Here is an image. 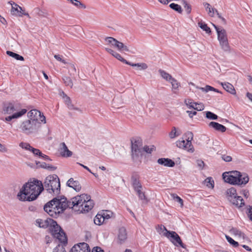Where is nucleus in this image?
<instances>
[{"instance_id": "e2e57ef3", "label": "nucleus", "mask_w": 252, "mask_h": 252, "mask_svg": "<svg viewBox=\"0 0 252 252\" xmlns=\"http://www.w3.org/2000/svg\"><path fill=\"white\" fill-rule=\"evenodd\" d=\"M187 113L189 114V116L190 118H192L194 116L196 115V111H187Z\"/></svg>"}, {"instance_id": "4be33fe9", "label": "nucleus", "mask_w": 252, "mask_h": 252, "mask_svg": "<svg viewBox=\"0 0 252 252\" xmlns=\"http://www.w3.org/2000/svg\"><path fill=\"white\" fill-rule=\"evenodd\" d=\"M209 126L213 128L217 131L224 132L226 131V128L224 126L215 122H211L209 124Z\"/></svg>"}, {"instance_id": "9d476101", "label": "nucleus", "mask_w": 252, "mask_h": 252, "mask_svg": "<svg viewBox=\"0 0 252 252\" xmlns=\"http://www.w3.org/2000/svg\"><path fill=\"white\" fill-rule=\"evenodd\" d=\"M218 39L220 42V45L223 50L227 51L229 49L227 34L226 31L221 29L220 31H218Z\"/></svg>"}, {"instance_id": "c756f323", "label": "nucleus", "mask_w": 252, "mask_h": 252, "mask_svg": "<svg viewBox=\"0 0 252 252\" xmlns=\"http://www.w3.org/2000/svg\"><path fill=\"white\" fill-rule=\"evenodd\" d=\"M94 221L95 224L100 225L102 224L105 220L102 214L98 213L94 217Z\"/></svg>"}, {"instance_id": "09e8293b", "label": "nucleus", "mask_w": 252, "mask_h": 252, "mask_svg": "<svg viewBox=\"0 0 252 252\" xmlns=\"http://www.w3.org/2000/svg\"><path fill=\"white\" fill-rule=\"evenodd\" d=\"M226 239H227V241L232 245L233 247H237L239 246V244L237 242L234 241L232 238L226 235L225 236Z\"/></svg>"}, {"instance_id": "5fc2aeb1", "label": "nucleus", "mask_w": 252, "mask_h": 252, "mask_svg": "<svg viewBox=\"0 0 252 252\" xmlns=\"http://www.w3.org/2000/svg\"><path fill=\"white\" fill-rule=\"evenodd\" d=\"M113 57H114L115 58H116L117 59H118V60L120 61L121 62H123V63H126V60H125V59H124L121 56L120 54H119V53H118L117 52H116V53H115V54L114 55Z\"/></svg>"}, {"instance_id": "0e129e2a", "label": "nucleus", "mask_w": 252, "mask_h": 252, "mask_svg": "<svg viewBox=\"0 0 252 252\" xmlns=\"http://www.w3.org/2000/svg\"><path fill=\"white\" fill-rule=\"evenodd\" d=\"M7 151V149L5 147V146L0 143V152L4 153L6 152Z\"/></svg>"}, {"instance_id": "7ed1b4c3", "label": "nucleus", "mask_w": 252, "mask_h": 252, "mask_svg": "<svg viewBox=\"0 0 252 252\" xmlns=\"http://www.w3.org/2000/svg\"><path fill=\"white\" fill-rule=\"evenodd\" d=\"M36 224L41 228H46L49 227L52 235L62 242H67V237L62 228L54 220L47 218L46 220L37 219L36 220Z\"/></svg>"}, {"instance_id": "9b49d317", "label": "nucleus", "mask_w": 252, "mask_h": 252, "mask_svg": "<svg viewBox=\"0 0 252 252\" xmlns=\"http://www.w3.org/2000/svg\"><path fill=\"white\" fill-rule=\"evenodd\" d=\"M163 235L168 238H170V241L176 246H180L183 248H186L180 237L176 232L167 231V232H164Z\"/></svg>"}, {"instance_id": "ea45409f", "label": "nucleus", "mask_w": 252, "mask_h": 252, "mask_svg": "<svg viewBox=\"0 0 252 252\" xmlns=\"http://www.w3.org/2000/svg\"><path fill=\"white\" fill-rule=\"evenodd\" d=\"M101 214L103 216L104 220H105L111 218L113 214L110 211L105 210L103 211L101 213Z\"/></svg>"}, {"instance_id": "052dcab7", "label": "nucleus", "mask_w": 252, "mask_h": 252, "mask_svg": "<svg viewBox=\"0 0 252 252\" xmlns=\"http://www.w3.org/2000/svg\"><path fill=\"white\" fill-rule=\"evenodd\" d=\"M92 252H104V251L100 247H96L93 249Z\"/></svg>"}, {"instance_id": "b1692460", "label": "nucleus", "mask_w": 252, "mask_h": 252, "mask_svg": "<svg viewBox=\"0 0 252 252\" xmlns=\"http://www.w3.org/2000/svg\"><path fill=\"white\" fill-rule=\"evenodd\" d=\"M220 83L226 92L232 94H236V91L234 89V86L228 82H220Z\"/></svg>"}, {"instance_id": "4d7b16f0", "label": "nucleus", "mask_w": 252, "mask_h": 252, "mask_svg": "<svg viewBox=\"0 0 252 252\" xmlns=\"http://www.w3.org/2000/svg\"><path fill=\"white\" fill-rule=\"evenodd\" d=\"M216 13L217 14L218 18L221 20V23L224 25L226 24V20L220 15L218 10H216Z\"/></svg>"}, {"instance_id": "412c9836", "label": "nucleus", "mask_w": 252, "mask_h": 252, "mask_svg": "<svg viewBox=\"0 0 252 252\" xmlns=\"http://www.w3.org/2000/svg\"><path fill=\"white\" fill-rule=\"evenodd\" d=\"M157 162L159 164L167 167H172L175 165L174 161L168 158H159L158 159Z\"/></svg>"}, {"instance_id": "13d9d810", "label": "nucleus", "mask_w": 252, "mask_h": 252, "mask_svg": "<svg viewBox=\"0 0 252 252\" xmlns=\"http://www.w3.org/2000/svg\"><path fill=\"white\" fill-rule=\"evenodd\" d=\"M211 86L209 85H206L205 87H200L199 89L203 92H208L211 91Z\"/></svg>"}, {"instance_id": "338daca9", "label": "nucleus", "mask_w": 252, "mask_h": 252, "mask_svg": "<svg viewBox=\"0 0 252 252\" xmlns=\"http://www.w3.org/2000/svg\"><path fill=\"white\" fill-rule=\"evenodd\" d=\"M70 71L72 72V74H74V73L76 72V68L73 64H71L69 66Z\"/></svg>"}, {"instance_id": "e433bc0d", "label": "nucleus", "mask_w": 252, "mask_h": 252, "mask_svg": "<svg viewBox=\"0 0 252 252\" xmlns=\"http://www.w3.org/2000/svg\"><path fill=\"white\" fill-rule=\"evenodd\" d=\"M198 24L199 27L203 31H205L207 33H211V29L206 24H205V23L199 22Z\"/></svg>"}, {"instance_id": "a211bd4d", "label": "nucleus", "mask_w": 252, "mask_h": 252, "mask_svg": "<svg viewBox=\"0 0 252 252\" xmlns=\"http://www.w3.org/2000/svg\"><path fill=\"white\" fill-rule=\"evenodd\" d=\"M66 185L68 187L72 188L76 191H79L81 189V186L77 180H74L73 178H70L67 182Z\"/></svg>"}, {"instance_id": "dca6fc26", "label": "nucleus", "mask_w": 252, "mask_h": 252, "mask_svg": "<svg viewBox=\"0 0 252 252\" xmlns=\"http://www.w3.org/2000/svg\"><path fill=\"white\" fill-rule=\"evenodd\" d=\"M70 252H91L89 245L85 242L75 245Z\"/></svg>"}, {"instance_id": "a19ab883", "label": "nucleus", "mask_w": 252, "mask_h": 252, "mask_svg": "<svg viewBox=\"0 0 252 252\" xmlns=\"http://www.w3.org/2000/svg\"><path fill=\"white\" fill-rule=\"evenodd\" d=\"M169 7L171 9L179 12V13H181L182 12V9L181 6L178 4L172 3L169 5Z\"/></svg>"}, {"instance_id": "6ab92c4d", "label": "nucleus", "mask_w": 252, "mask_h": 252, "mask_svg": "<svg viewBox=\"0 0 252 252\" xmlns=\"http://www.w3.org/2000/svg\"><path fill=\"white\" fill-rule=\"evenodd\" d=\"M127 239V232L126 229L124 227H121L119 229L118 234V242L122 244L125 242Z\"/></svg>"}, {"instance_id": "58836bf2", "label": "nucleus", "mask_w": 252, "mask_h": 252, "mask_svg": "<svg viewBox=\"0 0 252 252\" xmlns=\"http://www.w3.org/2000/svg\"><path fill=\"white\" fill-rule=\"evenodd\" d=\"M132 186L135 191L142 189V186L139 181L136 178L132 179Z\"/></svg>"}, {"instance_id": "c9c22d12", "label": "nucleus", "mask_w": 252, "mask_h": 252, "mask_svg": "<svg viewBox=\"0 0 252 252\" xmlns=\"http://www.w3.org/2000/svg\"><path fill=\"white\" fill-rule=\"evenodd\" d=\"M230 231L231 233L234 234L235 235L238 236L240 238H242L243 239L245 238V235L244 233L241 232L240 230L237 229L235 228H232Z\"/></svg>"}, {"instance_id": "393cba45", "label": "nucleus", "mask_w": 252, "mask_h": 252, "mask_svg": "<svg viewBox=\"0 0 252 252\" xmlns=\"http://www.w3.org/2000/svg\"><path fill=\"white\" fill-rule=\"evenodd\" d=\"M27 112V109H23L20 111L16 112L12 114L11 116H8L5 118V120L6 121L9 122L13 119H17L26 113Z\"/></svg>"}, {"instance_id": "680f3d73", "label": "nucleus", "mask_w": 252, "mask_h": 252, "mask_svg": "<svg viewBox=\"0 0 252 252\" xmlns=\"http://www.w3.org/2000/svg\"><path fill=\"white\" fill-rule=\"evenodd\" d=\"M54 58L58 61H60V62H62L63 63H66V62L65 61V60H63L61 57L60 56V55H54Z\"/></svg>"}, {"instance_id": "c85d7f7f", "label": "nucleus", "mask_w": 252, "mask_h": 252, "mask_svg": "<svg viewBox=\"0 0 252 252\" xmlns=\"http://www.w3.org/2000/svg\"><path fill=\"white\" fill-rule=\"evenodd\" d=\"M203 5L205 7L206 10L208 12L209 15L211 17L214 16V14L216 13V10H217L215 8L211 7L210 4L207 2L204 3Z\"/></svg>"}, {"instance_id": "864d4df0", "label": "nucleus", "mask_w": 252, "mask_h": 252, "mask_svg": "<svg viewBox=\"0 0 252 252\" xmlns=\"http://www.w3.org/2000/svg\"><path fill=\"white\" fill-rule=\"evenodd\" d=\"M136 67L139 70H145L148 68V65L145 63H137Z\"/></svg>"}, {"instance_id": "39448f33", "label": "nucleus", "mask_w": 252, "mask_h": 252, "mask_svg": "<svg viewBox=\"0 0 252 252\" xmlns=\"http://www.w3.org/2000/svg\"><path fill=\"white\" fill-rule=\"evenodd\" d=\"M44 189L49 193L57 195L61 190V184L58 176L54 174L47 176L44 182Z\"/></svg>"}, {"instance_id": "72a5a7b5", "label": "nucleus", "mask_w": 252, "mask_h": 252, "mask_svg": "<svg viewBox=\"0 0 252 252\" xmlns=\"http://www.w3.org/2000/svg\"><path fill=\"white\" fill-rule=\"evenodd\" d=\"M59 241L63 244L58 245L54 249L53 252H66L64 246L67 244V243H64L62 242L61 241Z\"/></svg>"}, {"instance_id": "0eeeda50", "label": "nucleus", "mask_w": 252, "mask_h": 252, "mask_svg": "<svg viewBox=\"0 0 252 252\" xmlns=\"http://www.w3.org/2000/svg\"><path fill=\"white\" fill-rule=\"evenodd\" d=\"M40 126V123L39 122L27 119L21 123L19 128L23 133L26 135H32L38 133Z\"/></svg>"}, {"instance_id": "ddd939ff", "label": "nucleus", "mask_w": 252, "mask_h": 252, "mask_svg": "<svg viewBox=\"0 0 252 252\" xmlns=\"http://www.w3.org/2000/svg\"><path fill=\"white\" fill-rule=\"evenodd\" d=\"M105 40L120 51H129V49L126 45L112 37H107L105 38Z\"/></svg>"}, {"instance_id": "f704fd0d", "label": "nucleus", "mask_w": 252, "mask_h": 252, "mask_svg": "<svg viewBox=\"0 0 252 252\" xmlns=\"http://www.w3.org/2000/svg\"><path fill=\"white\" fill-rule=\"evenodd\" d=\"M204 183L209 188L213 189L214 187V181L212 177L207 178L204 181Z\"/></svg>"}, {"instance_id": "37998d69", "label": "nucleus", "mask_w": 252, "mask_h": 252, "mask_svg": "<svg viewBox=\"0 0 252 252\" xmlns=\"http://www.w3.org/2000/svg\"><path fill=\"white\" fill-rule=\"evenodd\" d=\"M182 4L184 7V8L185 9V10L186 11L187 14H189L191 12V5L189 4L187 1L185 0H182Z\"/></svg>"}, {"instance_id": "473e14b6", "label": "nucleus", "mask_w": 252, "mask_h": 252, "mask_svg": "<svg viewBox=\"0 0 252 252\" xmlns=\"http://www.w3.org/2000/svg\"><path fill=\"white\" fill-rule=\"evenodd\" d=\"M6 53L7 55L17 60L22 61L24 60V58L23 56H22L18 54H16L15 53H14L12 51H7Z\"/></svg>"}, {"instance_id": "f257e3e1", "label": "nucleus", "mask_w": 252, "mask_h": 252, "mask_svg": "<svg viewBox=\"0 0 252 252\" xmlns=\"http://www.w3.org/2000/svg\"><path fill=\"white\" fill-rule=\"evenodd\" d=\"M72 201H68L64 196L60 197V203L63 207V211L67 208H78L80 213H87L90 211L94 206V201L90 195L82 194L72 198Z\"/></svg>"}, {"instance_id": "4468645a", "label": "nucleus", "mask_w": 252, "mask_h": 252, "mask_svg": "<svg viewBox=\"0 0 252 252\" xmlns=\"http://www.w3.org/2000/svg\"><path fill=\"white\" fill-rule=\"evenodd\" d=\"M28 116L30 120L39 122L38 118H39L41 122L46 123L45 117L43 114L41 115V113L36 109H32L29 112Z\"/></svg>"}, {"instance_id": "aec40b11", "label": "nucleus", "mask_w": 252, "mask_h": 252, "mask_svg": "<svg viewBox=\"0 0 252 252\" xmlns=\"http://www.w3.org/2000/svg\"><path fill=\"white\" fill-rule=\"evenodd\" d=\"M17 110V107L13 103H8L7 104H5L4 105L3 107V111L5 114H12Z\"/></svg>"}, {"instance_id": "f3484780", "label": "nucleus", "mask_w": 252, "mask_h": 252, "mask_svg": "<svg viewBox=\"0 0 252 252\" xmlns=\"http://www.w3.org/2000/svg\"><path fill=\"white\" fill-rule=\"evenodd\" d=\"M185 103L189 108H193L197 111H202L204 109V105L201 103H197L193 102L191 99H186Z\"/></svg>"}, {"instance_id": "79ce46f5", "label": "nucleus", "mask_w": 252, "mask_h": 252, "mask_svg": "<svg viewBox=\"0 0 252 252\" xmlns=\"http://www.w3.org/2000/svg\"><path fill=\"white\" fill-rule=\"evenodd\" d=\"M63 80L66 86H69L70 88L72 87L73 84L70 77L67 76H64L63 77Z\"/></svg>"}, {"instance_id": "603ef678", "label": "nucleus", "mask_w": 252, "mask_h": 252, "mask_svg": "<svg viewBox=\"0 0 252 252\" xmlns=\"http://www.w3.org/2000/svg\"><path fill=\"white\" fill-rule=\"evenodd\" d=\"M135 191L137 192V194L138 195V197L140 199H141V200L146 199V197H145V194L141 191V189L136 190H135Z\"/></svg>"}, {"instance_id": "6e6552de", "label": "nucleus", "mask_w": 252, "mask_h": 252, "mask_svg": "<svg viewBox=\"0 0 252 252\" xmlns=\"http://www.w3.org/2000/svg\"><path fill=\"white\" fill-rule=\"evenodd\" d=\"M187 139L186 141L182 138L176 142V145L180 148H182L187 150L188 152L193 153L194 152L193 147L191 143L193 139V134L192 132L188 131L186 134Z\"/></svg>"}, {"instance_id": "a18cd8bd", "label": "nucleus", "mask_w": 252, "mask_h": 252, "mask_svg": "<svg viewBox=\"0 0 252 252\" xmlns=\"http://www.w3.org/2000/svg\"><path fill=\"white\" fill-rule=\"evenodd\" d=\"M206 117L210 120H217L218 116L210 111H207L206 113Z\"/></svg>"}, {"instance_id": "4c0bfd02", "label": "nucleus", "mask_w": 252, "mask_h": 252, "mask_svg": "<svg viewBox=\"0 0 252 252\" xmlns=\"http://www.w3.org/2000/svg\"><path fill=\"white\" fill-rule=\"evenodd\" d=\"M180 132H179L177 131L176 127L174 126L172 127V130L169 133V136L170 138L173 139L177 136H178L180 135Z\"/></svg>"}, {"instance_id": "5701e85b", "label": "nucleus", "mask_w": 252, "mask_h": 252, "mask_svg": "<svg viewBox=\"0 0 252 252\" xmlns=\"http://www.w3.org/2000/svg\"><path fill=\"white\" fill-rule=\"evenodd\" d=\"M61 146L60 153L62 156L64 157H69L71 156L72 154V152L68 149L67 147L64 143H62Z\"/></svg>"}, {"instance_id": "f8f14e48", "label": "nucleus", "mask_w": 252, "mask_h": 252, "mask_svg": "<svg viewBox=\"0 0 252 252\" xmlns=\"http://www.w3.org/2000/svg\"><path fill=\"white\" fill-rule=\"evenodd\" d=\"M19 146L23 149L31 151L34 155L38 156L45 160H51L48 156L42 153L39 149L32 147L29 143L21 142L20 143Z\"/></svg>"}, {"instance_id": "cd10ccee", "label": "nucleus", "mask_w": 252, "mask_h": 252, "mask_svg": "<svg viewBox=\"0 0 252 252\" xmlns=\"http://www.w3.org/2000/svg\"><path fill=\"white\" fill-rule=\"evenodd\" d=\"M233 199L235 200H233V201H231L230 202L235 205L237 207L240 208L245 205L244 200L241 196H238L236 198H234Z\"/></svg>"}, {"instance_id": "423d86ee", "label": "nucleus", "mask_w": 252, "mask_h": 252, "mask_svg": "<svg viewBox=\"0 0 252 252\" xmlns=\"http://www.w3.org/2000/svg\"><path fill=\"white\" fill-rule=\"evenodd\" d=\"M44 211L53 218H57L63 212V207L60 203V197L54 198L44 206Z\"/></svg>"}, {"instance_id": "49530a36", "label": "nucleus", "mask_w": 252, "mask_h": 252, "mask_svg": "<svg viewBox=\"0 0 252 252\" xmlns=\"http://www.w3.org/2000/svg\"><path fill=\"white\" fill-rule=\"evenodd\" d=\"M171 196L173 199L180 204L181 207L184 205L183 199L176 194H172Z\"/></svg>"}, {"instance_id": "de8ad7c7", "label": "nucleus", "mask_w": 252, "mask_h": 252, "mask_svg": "<svg viewBox=\"0 0 252 252\" xmlns=\"http://www.w3.org/2000/svg\"><path fill=\"white\" fill-rule=\"evenodd\" d=\"M71 2L73 4L77 7H79V8L83 9L86 8V6L85 5V4H84L83 3H81L77 0H71Z\"/></svg>"}, {"instance_id": "69168bd1", "label": "nucleus", "mask_w": 252, "mask_h": 252, "mask_svg": "<svg viewBox=\"0 0 252 252\" xmlns=\"http://www.w3.org/2000/svg\"><path fill=\"white\" fill-rule=\"evenodd\" d=\"M248 215L250 219L252 221V206H249L248 209Z\"/></svg>"}, {"instance_id": "c03bdc74", "label": "nucleus", "mask_w": 252, "mask_h": 252, "mask_svg": "<svg viewBox=\"0 0 252 252\" xmlns=\"http://www.w3.org/2000/svg\"><path fill=\"white\" fill-rule=\"evenodd\" d=\"M63 98L64 99V100L65 102V103L68 106V107L70 109H71L73 107V105H72L71 103V100L70 98L67 96L63 92Z\"/></svg>"}, {"instance_id": "20e7f679", "label": "nucleus", "mask_w": 252, "mask_h": 252, "mask_svg": "<svg viewBox=\"0 0 252 252\" xmlns=\"http://www.w3.org/2000/svg\"><path fill=\"white\" fill-rule=\"evenodd\" d=\"M222 178L225 182L239 186L245 185L249 180L247 174L238 171L225 172L222 174Z\"/></svg>"}, {"instance_id": "bb28decb", "label": "nucleus", "mask_w": 252, "mask_h": 252, "mask_svg": "<svg viewBox=\"0 0 252 252\" xmlns=\"http://www.w3.org/2000/svg\"><path fill=\"white\" fill-rule=\"evenodd\" d=\"M36 164L38 167H40L44 169H47L51 171H54L57 169V167L51 165L47 164L44 162H41L40 161H36Z\"/></svg>"}, {"instance_id": "774afa93", "label": "nucleus", "mask_w": 252, "mask_h": 252, "mask_svg": "<svg viewBox=\"0 0 252 252\" xmlns=\"http://www.w3.org/2000/svg\"><path fill=\"white\" fill-rule=\"evenodd\" d=\"M105 50L106 51L110 53V54H111L113 56H114V55L115 54V53H116L115 51H114V50H113L112 49H110V48H105Z\"/></svg>"}, {"instance_id": "bf43d9fd", "label": "nucleus", "mask_w": 252, "mask_h": 252, "mask_svg": "<svg viewBox=\"0 0 252 252\" xmlns=\"http://www.w3.org/2000/svg\"><path fill=\"white\" fill-rule=\"evenodd\" d=\"M222 158L223 160L226 162H229L232 160V158L229 156L222 155Z\"/></svg>"}, {"instance_id": "a878e982", "label": "nucleus", "mask_w": 252, "mask_h": 252, "mask_svg": "<svg viewBox=\"0 0 252 252\" xmlns=\"http://www.w3.org/2000/svg\"><path fill=\"white\" fill-rule=\"evenodd\" d=\"M226 195L228 200L231 202L234 200L233 199L237 196L236 189L234 188H231L228 189L226 191Z\"/></svg>"}, {"instance_id": "f03ea898", "label": "nucleus", "mask_w": 252, "mask_h": 252, "mask_svg": "<svg viewBox=\"0 0 252 252\" xmlns=\"http://www.w3.org/2000/svg\"><path fill=\"white\" fill-rule=\"evenodd\" d=\"M43 190L42 182L35 179L23 185L17 194V198L22 201H32L35 200Z\"/></svg>"}, {"instance_id": "6e6d98bb", "label": "nucleus", "mask_w": 252, "mask_h": 252, "mask_svg": "<svg viewBox=\"0 0 252 252\" xmlns=\"http://www.w3.org/2000/svg\"><path fill=\"white\" fill-rule=\"evenodd\" d=\"M196 163L197 165V166L200 170H202L204 168V166L205 165V163L204 161L201 159H197L196 160Z\"/></svg>"}, {"instance_id": "1a4fd4ad", "label": "nucleus", "mask_w": 252, "mask_h": 252, "mask_svg": "<svg viewBox=\"0 0 252 252\" xmlns=\"http://www.w3.org/2000/svg\"><path fill=\"white\" fill-rule=\"evenodd\" d=\"M131 157L133 160L137 159L143 154L142 142L141 139H133L131 140Z\"/></svg>"}, {"instance_id": "2eb2a0df", "label": "nucleus", "mask_w": 252, "mask_h": 252, "mask_svg": "<svg viewBox=\"0 0 252 252\" xmlns=\"http://www.w3.org/2000/svg\"><path fill=\"white\" fill-rule=\"evenodd\" d=\"M9 3H10L12 6L10 11L11 14L12 15L18 16H22L23 15H25L30 18L29 14L26 12L25 10H23L21 6H19L18 4L14 2L11 3L9 2Z\"/></svg>"}, {"instance_id": "3c124183", "label": "nucleus", "mask_w": 252, "mask_h": 252, "mask_svg": "<svg viewBox=\"0 0 252 252\" xmlns=\"http://www.w3.org/2000/svg\"><path fill=\"white\" fill-rule=\"evenodd\" d=\"M155 150V147L152 146L151 147H149L148 146H145L143 148V152L145 151L147 153L151 154Z\"/></svg>"}, {"instance_id": "7c9ffc66", "label": "nucleus", "mask_w": 252, "mask_h": 252, "mask_svg": "<svg viewBox=\"0 0 252 252\" xmlns=\"http://www.w3.org/2000/svg\"><path fill=\"white\" fill-rule=\"evenodd\" d=\"M169 82L172 85V91L174 93L176 94V91L178 90L179 87L180 86V83L174 78H173Z\"/></svg>"}, {"instance_id": "8fccbe9b", "label": "nucleus", "mask_w": 252, "mask_h": 252, "mask_svg": "<svg viewBox=\"0 0 252 252\" xmlns=\"http://www.w3.org/2000/svg\"><path fill=\"white\" fill-rule=\"evenodd\" d=\"M156 229L158 232L159 234H160L161 232H163L164 231H165L164 232H167V231H168L166 229V228L163 225H158L156 227Z\"/></svg>"}, {"instance_id": "2f4dec72", "label": "nucleus", "mask_w": 252, "mask_h": 252, "mask_svg": "<svg viewBox=\"0 0 252 252\" xmlns=\"http://www.w3.org/2000/svg\"><path fill=\"white\" fill-rule=\"evenodd\" d=\"M158 72L161 76L166 81L169 82L173 78L172 76L162 69H159Z\"/></svg>"}]
</instances>
